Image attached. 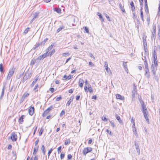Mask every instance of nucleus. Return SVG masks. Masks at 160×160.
<instances>
[{"instance_id": "64", "label": "nucleus", "mask_w": 160, "mask_h": 160, "mask_svg": "<svg viewBox=\"0 0 160 160\" xmlns=\"http://www.w3.org/2000/svg\"><path fill=\"white\" fill-rule=\"evenodd\" d=\"M88 88L87 86H85L84 87V90L86 92H88V91L87 90V89H88Z\"/></svg>"}, {"instance_id": "23", "label": "nucleus", "mask_w": 160, "mask_h": 160, "mask_svg": "<svg viewBox=\"0 0 160 160\" xmlns=\"http://www.w3.org/2000/svg\"><path fill=\"white\" fill-rule=\"evenodd\" d=\"M153 61L154 64H155V65H158L157 57H153Z\"/></svg>"}, {"instance_id": "53", "label": "nucleus", "mask_w": 160, "mask_h": 160, "mask_svg": "<svg viewBox=\"0 0 160 160\" xmlns=\"http://www.w3.org/2000/svg\"><path fill=\"white\" fill-rule=\"evenodd\" d=\"M84 30L86 31V32H87V33H89V30H88V28L86 27H84Z\"/></svg>"}, {"instance_id": "14", "label": "nucleus", "mask_w": 160, "mask_h": 160, "mask_svg": "<svg viewBox=\"0 0 160 160\" xmlns=\"http://www.w3.org/2000/svg\"><path fill=\"white\" fill-rule=\"evenodd\" d=\"M83 83V80L81 79H80L79 82V85L80 87L82 88V87Z\"/></svg>"}, {"instance_id": "12", "label": "nucleus", "mask_w": 160, "mask_h": 160, "mask_svg": "<svg viewBox=\"0 0 160 160\" xmlns=\"http://www.w3.org/2000/svg\"><path fill=\"white\" fill-rule=\"evenodd\" d=\"M5 84H4L3 85V88L2 89L1 95L0 97L1 98H2L3 97V96L4 95V89L5 87Z\"/></svg>"}, {"instance_id": "50", "label": "nucleus", "mask_w": 160, "mask_h": 160, "mask_svg": "<svg viewBox=\"0 0 160 160\" xmlns=\"http://www.w3.org/2000/svg\"><path fill=\"white\" fill-rule=\"evenodd\" d=\"M102 120L105 121V122H106V121H107L108 120V119H107L105 117H102Z\"/></svg>"}, {"instance_id": "38", "label": "nucleus", "mask_w": 160, "mask_h": 160, "mask_svg": "<svg viewBox=\"0 0 160 160\" xmlns=\"http://www.w3.org/2000/svg\"><path fill=\"white\" fill-rule=\"evenodd\" d=\"M70 140L69 139H67L65 140V142H64L65 145H68L70 143Z\"/></svg>"}, {"instance_id": "2", "label": "nucleus", "mask_w": 160, "mask_h": 160, "mask_svg": "<svg viewBox=\"0 0 160 160\" xmlns=\"http://www.w3.org/2000/svg\"><path fill=\"white\" fill-rule=\"evenodd\" d=\"M55 108V107L54 105L51 106L44 111L43 113L42 114V116L43 117H45L46 116L51 110Z\"/></svg>"}, {"instance_id": "57", "label": "nucleus", "mask_w": 160, "mask_h": 160, "mask_svg": "<svg viewBox=\"0 0 160 160\" xmlns=\"http://www.w3.org/2000/svg\"><path fill=\"white\" fill-rule=\"evenodd\" d=\"M72 156L71 154H69L68 155V159H71L72 158Z\"/></svg>"}, {"instance_id": "9", "label": "nucleus", "mask_w": 160, "mask_h": 160, "mask_svg": "<svg viewBox=\"0 0 160 160\" xmlns=\"http://www.w3.org/2000/svg\"><path fill=\"white\" fill-rule=\"evenodd\" d=\"M116 96L117 99H119L120 100H123L124 99V97L120 95L117 94L116 95Z\"/></svg>"}, {"instance_id": "34", "label": "nucleus", "mask_w": 160, "mask_h": 160, "mask_svg": "<svg viewBox=\"0 0 160 160\" xmlns=\"http://www.w3.org/2000/svg\"><path fill=\"white\" fill-rule=\"evenodd\" d=\"M53 45L52 44L47 49V51H48V52L49 51L51 50L52 48Z\"/></svg>"}, {"instance_id": "13", "label": "nucleus", "mask_w": 160, "mask_h": 160, "mask_svg": "<svg viewBox=\"0 0 160 160\" xmlns=\"http://www.w3.org/2000/svg\"><path fill=\"white\" fill-rule=\"evenodd\" d=\"M39 13V12H35L33 14L34 17L33 18V19H34L35 20L36 18H38Z\"/></svg>"}, {"instance_id": "32", "label": "nucleus", "mask_w": 160, "mask_h": 160, "mask_svg": "<svg viewBox=\"0 0 160 160\" xmlns=\"http://www.w3.org/2000/svg\"><path fill=\"white\" fill-rule=\"evenodd\" d=\"M153 30L152 32V35L154 36L156 34V27H154L153 28Z\"/></svg>"}, {"instance_id": "22", "label": "nucleus", "mask_w": 160, "mask_h": 160, "mask_svg": "<svg viewBox=\"0 0 160 160\" xmlns=\"http://www.w3.org/2000/svg\"><path fill=\"white\" fill-rule=\"evenodd\" d=\"M38 146H37L36 147H35L34 148V151L33 153V155L37 153V152L38 151Z\"/></svg>"}, {"instance_id": "59", "label": "nucleus", "mask_w": 160, "mask_h": 160, "mask_svg": "<svg viewBox=\"0 0 160 160\" xmlns=\"http://www.w3.org/2000/svg\"><path fill=\"white\" fill-rule=\"evenodd\" d=\"M143 0H139L140 4L141 6V7H142L143 5Z\"/></svg>"}, {"instance_id": "58", "label": "nucleus", "mask_w": 160, "mask_h": 160, "mask_svg": "<svg viewBox=\"0 0 160 160\" xmlns=\"http://www.w3.org/2000/svg\"><path fill=\"white\" fill-rule=\"evenodd\" d=\"M105 17H106V18H107L109 21H110V18H109V17L108 15V14H107L105 13Z\"/></svg>"}, {"instance_id": "45", "label": "nucleus", "mask_w": 160, "mask_h": 160, "mask_svg": "<svg viewBox=\"0 0 160 160\" xmlns=\"http://www.w3.org/2000/svg\"><path fill=\"white\" fill-rule=\"evenodd\" d=\"M145 11L146 13H148V5L145 6Z\"/></svg>"}, {"instance_id": "16", "label": "nucleus", "mask_w": 160, "mask_h": 160, "mask_svg": "<svg viewBox=\"0 0 160 160\" xmlns=\"http://www.w3.org/2000/svg\"><path fill=\"white\" fill-rule=\"evenodd\" d=\"M25 117V116L24 115H22L21 116L20 118L19 119V122L21 124H22V122H23V119Z\"/></svg>"}, {"instance_id": "20", "label": "nucleus", "mask_w": 160, "mask_h": 160, "mask_svg": "<svg viewBox=\"0 0 160 160\" xmlns=\"http://www.w3.org/2000/svg\"><path fill=\"white\" fill-rule=\"evenodd\" d=\"M119 7L120 8L121 11H122V12L125 13V11L124 9V7L123 6H122L121 3H119Z\"/></svg>"}, {"instance_id": "63", "label": "nucleus", "mask_w": 160, "mask_h": 160, "mask_svg": "<svg viewBox=\"0 0 160 160\" xmlns=\"http://www.w3.org/2000/svg\"><path fill=\"white\" fill-rule=\"evenodd\" d=\"M54 88H50L49 89V90L50 91L52 92H53L54 91Z\"/></svg>"}, {"instance_id": "52", "label": "nucleus", "mask_w": 160, "mask_h": 160, "mask_svg": "<svg viewBox=\"0 0 160 160\" xmlns=\"http://www.w3.org/2000/svg\"><path fill=\"white\" fill-rule=\"evenodd\" d=\"M106 69V71L109 73V72H110L111 73V70H110V69L108 68H106L105 69Z\"/></svg>"}, {"instance_id": "18", "label": "nucleus", "mask_w": 160, "mask_h": 160, "mask_svg": "<svg viewBox=\"0 0 160 160\" xmlns=\"http://www.w3.org/2000/svg\"><path fill=\"white\" fill-rule=\"evenodd\" d=\"M38 79V77H35V79L33 81L31 84V87H32L33 86L34 84L36 83Z\"/></svg>"}, {"instance_id": "5", "label": "nucleus", "mask_w": 160, "mask_h": 160, "mask_svg": "<svg viewBox=\"0 0 160 160\" xmlns=\"http://www.w3.org/2000/svg\"><path fill=\"white\" fill-rule=\"evenodd\" d=\"M10 138L12 139V141H16L17 140V135L14 132H12L11 136L9 138Z\"/></svg>"}, {"instance_id": "47", "label": "nucleus", "mask_w": 160, "mask_h": 160, "mask_svg": "<svg viewBox=\"0 0 160 160\" xmlns=\"http://www.w3.org/2000/svg\"><path fill=\"white\" fill-rule=\"evenodd\" d=\"M109 122H110L111 124V126L112 127L114 128L115 127V125L113 122H112L111 121H109Z\"/></svg>"}, {"instance_id": "49", "label": "nucleus", "mask_w": 160, "mask_h": 160, "mask_svg": "<svg viewBox=\"0 0 160 160\" xmlns=\"http://www.w3.org/2000/svg\"><path fill=\"white\" fill-rule=\"evenodd\" d=\"M65 113V112L64 110H62L60 114V116L61 117L62 115H64Z\"/></svg>"}, {"instance_id": "54", "label": "nucleus", "mask_w": 160, "mask_h": 160, "mask_svg": "<svg viewBox=\"0 0 160 160\" xmlns=\"http://www.w3.org/2000/svg\"><path fill=\"white\" fill-rule=\"evenodd\" d=\"M69 55H70V54L68 52L63 53L62 54V55L63 56H69Z\"/></svg>"}, {"instance_id": "55", "label": "nucleus", "mask_w": 160, "mask_h": 160, "mask_svg": "<svg viewBox=\"0 0 160 160\" xmlns=\"http://www.w3.org/2000/svg\"><path fill=\"white\" fill-rule=\"evenodd\" d=\"M61 99H62L61 97V96H59V97H57L56 98V101H59L61 100Z\"/></svg>"}, {"instance_id": "51", "label": "nucleus", "mask_w": 160, "mask_h": 160, "mask_svg": "<svg viewBox=\"0 0 160 160\" xmlns=\"http://www.w3.org/2000/svg\"><path fill=\"white\" fill-rule=\"evenodd\" d=\"M157 57L156 51L155 50L154 51L153 53V57Z\"/></svg>"}, {"instance_id": "39", "label": "nucleus", "mask_w": 160, "mask_h": 160, "mask_svg": "<svg viewBox=\"0 0 160 160\" xmlns=\"http://www.w3.org/2000/svg\"><path fill=\"white\" fill-rule=\"evenodd\" d=\"M41 45L40 43H38L35 46V47L34 48V49H36L39 46Z\"/></svg>"}, {"instance_id": "11", "label": "nucleus", "mask_w": 160, "mask_h": 160, "mask_svg": "<svg viewBox=\"0 0 160 160\" xmlns=\"http://www.w3.org/2000/svg\"><path fill=\"white\" fill-rule=\"evenodd\" d=\"M135 146L136 149L137 150V151L138 153V155H139L140 154V150L138 145V144L135 143Z\"/></svg>"}, {"instance_id": "19", "label": "nucleus", "mask_w": 160, "mask_h": 160, "mask_svg": "<svg viewBox=\"0 0 160 160\" xmlns=\"http://www.w3.org/2000/svg\"><path fill=\"white\" fill-rule=\"evenodd\" d=\"M127 62H124L123 63V66L125 69V71L127 72L128 73V67L127 64Z\"/></svg>"}, {"instance_id": "25", "label": "nucleus", "mask_w": 160, "mask_h": 160, "mask_svg": "<svg viewBox=\"0 0 160 160\" xmlns=\"http://www.w3.org/2000/svg\"><path fill=\"white\" fill-rule=\"evenodd\" d=\"M37 61H38L37 59L35 60V59H32L31 60V62H30V65L31 66H32L34 64H35L36 62Z\"/></svg>"}, {"instance_id": "33", "label": "nucleus", "mask_w": 160, "mask_h": 160, "mask_svg": "<svg viewBox=\"0 0 160 160\" xmlns=\"http://www.w3.org/2000/svg\"><path fill=\"white\" fill-rule=\"evenodd\" d=\"M48 38H46L44 40L42 41L41 43H40L41 45H44L46 42L48 40Z\"/></svg>"}, {"instance_id": "10", "label": "nucleus", "mask_w": 160, "mask_h": 160, "mask_svg": "<svg viewBox=\"0 0 160 160\" xmlns=\"http://www.w3.org/2000/svg\"><path fill=\"white\" fill-rule=\"evenodd\" d=\"M115 117L120 124H123L122 121L120 117L117 114H116L115 115Z\"/></svg>"}, {"instance_id": "26", "label": "nucleus", "mask_w": 160, "mask_h": 160, "mask_svg": "<svg viewBox=\"0 0 160 160\" xmlns=\"http://www.w3.org/2000/svg\"><path fill=\"white\" fill-rule=\"evenodd\" d=\"M64 28V26L63 25H62L58 28L57 31V32L58 33L62 29H63Z\"/></svg>"}, {"instance_id": "29", "label": "nucleus", "mask_w": 160, "mask_h": 160, "mask_svg": "<svg viewBox=\"0 0 160 160\" xmlns=\"http://www.w3.org/2000/svg\"><path fill=\"white\" fill-rule=\"evenodd\" d=\"M145 75L148 77L149 75V69H146L145 70Z\"/></svg>"}, {"instance_id": "41", "label": "nucleus", "mask_w": 160, "mask_h": 160, "mask_svg": "<svg viewBox=\"0 0 160 160\" xmlns=\"http://www.w3.org/2000/svg\"><path fill=\"white\" fill-rule=\"evenodd\" d=\"M137 93V90L136 87H135L133 88V90L132 92V93Z\"/></svg>"}, {"instance_id": "61", "label": "nucleus", "mask_w": 160, "mask_h": 160, "mask_svg": "<svg viewBox=\"0 0 160 160\" xmlns=\"http://www.w3.org/2000/svg\"><path fill=\"white\" fill-rule=\"evenodd\" d=\"M52 149L51 148L48 151V156L50 155V154L52 152Z\"/></svg>"}, {"instance_id": "46", "label": "nucleus", "mask_w": 160, "mask_h": 160, "mask_svg": "<svg viewBox=\"0 0 160 160\" xmlns=\"http://www.w3.org/2000/svg\"><path fill=\"white\" fill-rule=\"evenodd\" d=\"M55 51V50L54 49H53L52 51L51 52L49 53V54H50V56H51L54 53Z\"/></svg>"}, {"instance_id": "15", "label": "nucleus", "mask_w": 160, "mask_h": 160, "mask_svg": "<svg viewBox=\"0 0 160 160\" xmlns=\"http://www.w3.org/2000/svg\"><path fill=\"white\" fill-rule=\"evenodd\" d=\"M143 44L144 46V48L145 50L147 48V44L146 42V39H143Z\"/></svg>"}, {"instance_id": "1", "label": "nucleus", "mask_w": 160, "mask_h": 160, "mask_svg": "<svg viewBox=\"0 0 160 160\" xmlns=\"http://www.w3.org/2000/svg\"><path fill=\"white\" fill-rule=\"evenodd\" d=\"M142 111L143 114V115H144V117L146 119V121L148 122H149V120L148 119V111H147L146 106H143V107H142Z\"/></svg>"}, {"instance_id": "37", "label": "nucleus", "mask_w": 160, "mask_h": 160, "mask_svg": "<svg viewBox=\"0 0 160 160\" xmlns=\"http://www.w3.org/2000/svg\"><path fill=\"white\" fill-rule=\"evenodd\" d=\"M144 65L146 69H149L148 64L146 60L144 62Z\"/></svg>"}, {"instance_id": "56", "label": "nucleus", "mask_w": 160, "mask_h": 160, "mask_svg": "<svg viewBox=\"0 0 160 160\" xmlns=\"http://www.w3.org/2000/svg\"><path fill=\"white\" fill-rule=\"evenodd\" d=\"M104 67L105 68H108V64L107 63V62H104Z\"/></svg>"}, {"instance_id": "17", "label": "nucleus", "mask_w": 160, "mask_h": 160, "mask_svg": "<svg viewBox=\"0 0 160 160\" xmlns=\"http://www.w3.org/2000/svg\"><path fill=\"white\" fill-rule=\"evenodd\" d=\"M142 7H141V9H140V17L142 18V19L143 21H144V18H143V12L142 11Z\"/></svg>"}, {"instance_id": "3", "label": "nucleus", "mask_w": 160, "mask_h": 160, "mask_svg": "<svg viewBox=\"0 0 160 160\" xmlns=\"http://www.w3.org/2000/svg\"><path fill=\"white\" fill-rule=\"evenodd\" d=\"M92 148L91 147L85 148H84L82 153L84 155L86 156L88 153L92 152Z\"/></svg>"}, {"instance_id": "24", "label": "nucleus", "mask_w": 160, "mask_h": 160, "mask_svg": "<svg viewBox=\"0 0 160 160\" xmlns=\"http://www.w3.org/2000/svg\"><path fill=\"white\" fill-rule=\"evenodd\" d=\"M73 99V98L72 97H71L70 98L68 101L67 102L66 104V105L67 106H69L70 104L71 103Z\"/></svg>"}, {"instance_id": "6", "label": "nucleus", "mask_w": 160, "mask_h": 160, "mask_svg": "<svg viewBox=\"0 0 160 160\" xmlns=\"http://www.w3.org/2000/svg\"><path fill=\"white\" fill-rule=\"evenodd\" d=\"M158 65H155V64H152L151 66V68L153 74H156V71L157 70V66Z\"/></svg>"}, {"instance_id": "40", "label": "nucleus", "mask_w": 160, "mask_h": 160, "mask_svg": "<svg viewBox=\"0 0 160 160\" xmlns=\"http://www.w3.org/2000/svg\"><path fill=\"white\" fill-rule=\"evenodd\" d=\"M55 11L58 13H61V10L60 8H56L55 9Z\"/></svg>"}, {"instance_id": "21", "label": "nucleus", "mask_w": 160, "mask_h": 160, "mask_svg": "<svg viewBox=\"0 0 160 160\" xmlns=\"http://www.w3.org/2000/svg\"><path fill=\"white\" fill-rule=\"evenodd\" d=\"M97 15L99 17V18L102 20V21H104V20L102 17V16L100 12H98Z\"/></svg>"}, {"instance_id": "7", "label": "nucleus", "mask_w": 160, "mask_h": 160, "mask_svg": "<svg viewBox=\"0 0 160 160\" xmlns=\"http://www.w3.org/2000/svg\"><path fill=\"white\" fill-rule=\"evenodd\" d=\"M14 71L13 70V69H12V70H10L9 71L7 76V79L8 80L10 79V78L12 77V76L14 73Z\"/></svg>"}, {"instance_id": "35", "label": "nucleus", "mask_w": 160, "mask_h": 160, "mask_svg": "<svg viewBox=\"0 0 160 160\" xmlns=\"http://www.w3.org/2000/svg\"><path fill=\"white\" fill-rule=\"evenodd\" d=\"M41 149L42 150V152L44 155L45 153V147L43 145H42V146Z\"/></svg>"}, {"instance_id": "28", "label": "nucleus", "mask_w": 160, "mask_h": 160, "mask_svg": "<svg viewBox=\"0 0 160 160\" xmlns=\"http://www.w3.org/2000/svg\"><path fill=\"white\" fill-rule=\"evenodd\" d=\"M88 89L90 93L92 92H93V90L90 85H88Z\"/></svg>"}, {"instance_id": "36", "label": "nucleus", "mask_w": 160, "mask_h": 160, "mask_svg": "<svg viewBox=\"0 0 160 160\" xmlns=\"http://www.w3.org/2000/svg\"><path fill=\"white\" fill-rule=\"evenodd\" d=\"M43 128H41V129L39 131V134H38V135L39 136H41L42 135V134L43 132Z\"/></svg>"}, {"instance_id": "27", "label": "nucleus", "mask_w": 160, "mask_h": 160, "mask_svg": "<svg viewBox=\"0 0 160 160\" xmlns=\"http://www.w3.org/2000/svg\"><path fill=\"white\" fill-rule=\"evenodd\" d=\"M29 95V94L28 93H25L23 95L22 98L24 100L26 98L28 97Z\"/></svg>"}, {"instance_id": "48", "label": "nucleus", "mask_w": 160, "mask_h": 160, "mask_svg": "<svg viewBox=\"0 0 160 160\" xmlns=\"http://www.w3.org/2000/svg\"><path fill=\"white\" fill-rule=\"evenodd\" d=\"M48 53V51H46V52L44 53L42 55V56L44 58H45L47 56V53Z\"/></svg>"}, {"instance_id": "60", "label": "nucleus", "mask_w": 160, "mask_h": 160, "mask_svg": "<svg viewBox=\"0 0 160 160\" xmlns=\"http://www.w3.org/2000/svg\"><path fill=\"white\" fill-rule=\"evenodd\" d=\"M106 132L109 133V134H110V135H111L112 134V132L111 131H110L109 130H108V129H107L106 130Z\"/></svg>"}, {"instance_id": "4", "label": "nucleus", "mask_w": 160, "mask_h": 160, "mask_svg": "<svg viewBox=\"0 0 160 160\" xmlns=\"http://www.w3.org/2000/svg\"><path fill=\"white\" fill-rule=\"evenodd\" d=\"M31 76V73L29 72H25V75L23 77V80L24 81L26 80L28 78H30Z\"/></svg>"}, {"instance_id": "8", "label": "nucleus", "mask_w": 160, "mask_h": 160, "mask_svg": "<svg viewBox=\"0 0 160 160\" xmlns=\"http://www.w3.org/2000/svg\"><path fill=\"white\" fill-rule=\"evenodd\" d=\"M34 107H31L28 109V112L29 114L32 116L33 115L34 112Z\"/></svg>"}, {"instance_id": "31", "label": "nucleus", "mask_w": 160, "mask_h": 160, "mask_svg": "<svg viewBox=\"0 0 160 160\" xmlns=\"http://www.w3.org/2000/svg\"><path fill=\"white\" fill-rule=\"evenodd\" d=\"M43 58H44L42 56V55L38 57L36 59L39 62L40 60L42 59H43Z\"/></svg>"}, {"instance_id": "30", "label": "nucleus", "mask_w": 160, "mask_h": 160, "mask_svg": "<svg viewBox=\"0 0 160 160\" xmlns=\"http://www.w3.org/2000/svg\"><path fill=\"white\" fill-rule=\"evenodd\" d=\"M0 71L1 72H3V64L2 63L0 64Z\"/></svg>"}, {"instance_id": "62", "label": "nucleus", "mask_w": 160, "mask_h": 160, "mask_svg": "<svg viewBox=\"0 0 160 160\" xmlns=\"http://www.w3.org/2000/svg\"><path fill=\"white\" fill-rule=\"evenodd\" d=\"M65 154H64L61 153L60 155V158L61 159H63L64 156Z\"/></svg>"}, {"instance_id": "44", "label": "nucleus", "mask_w": 160, "mask_h": 160, "mask_svg": "<svg viewBox=\"0 0 160 160\" xmlns=\"http://www.w3.org/2000/svg\"><path fill=\"white\" fill-rule=\"evenodd\" d=\"M62 146H60L58 148V153H60L61 152V149Z\"/></svg>"}, {"instance_id": "42", "label": "nucleus", "mask_w": 160, "mask_h": 160, "mask_svg": "<svg viewBox=\"0 0 160 160\" xmlns=\"http://www.w3.org/2000/svg\"><path fill=\"white\" fill-rule=\"evenodd\" d=\"M30 28H27L24 31V33L25 34H27L29 31Z\"/></svg>"}, {"instance_id": "43", "label": "nucleus", "mask_w": 160, "mask_h": 160, "mask_svg": "<svg viewBox=\"0 0 160 160\" xmlns=\"http://www.w3.org/2000/svg\"><path fill=\"white\" fill-rule=\"evenodd\" d=\"M38 87V84H36L35 85L34 88L33 90H34L35 91V92H36L38 91V89H37V88Z\"/></svg>"}]
</instances>
